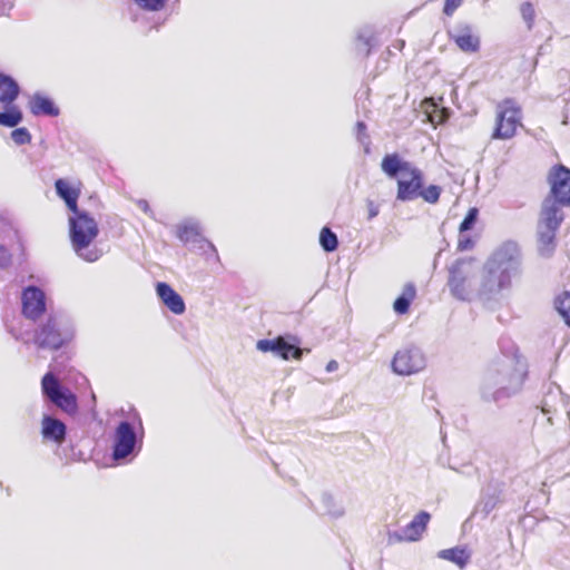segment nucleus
Instances as JSON below:
<instances>
[{
	"label": "nucleus",
	"instance_id": "obj_30",
	"mask_svg": "<svg viewBox=\"0 0 570 570\" xmlns=\"http://www.w3.org/2000/svg\"><path fill=\"white\" fill-rule=\"evenodd\" d=\"M464 0H445L443 6V13L446 17H452L458 8L462 6Z\"/></svg>",
	"mask_w": 570,
	"mask_h": 570
},
{
	"label": "nucleus",
	"instance_id": "obj_21",
	"mask_svg": "<svg viewBox=\"0 0 570 570\" xmlns=\"http://www.w3.org/2000/svg\"><path fill=\"white\" fill-rule=\"evenodd\" d=\"M511 284V275L508 271H500L491 268L489 271V277L487 282L484 283V287L489 291H500L502 288H505L510 286Z\"/></svg>",
	"mask_w": 570,
	"mask_h": 570
},
{
	"label": "nucleus",
	"instance_id": "obj_13",
	"mask_svg": "<svg viewBox=\"0 0 570 570\" xmlns=\"http://www.w3.org/2000/svg\"><path fill=\"white\" fill-rule=\"evenodd\" d=\"M136 434L130 423L120 422L115 432L114 458L124 459L128 456L135 448Z\"/></svg>",
	"mask_w": 570,
	"mask_h": 570
},
{
	"label": "nucleus",
	"instance_id": "obj_5",
	"mask_svg": "<svg viewBox=\"0 0 570 570\" xmlns=\"http://www.w3.org/2000/svg\"><path fill=\"white\" fill-rule=\"evenodd\" d=\"M20 92L19 85L11 77L0 73V102L6 107L0 112V126L13 128L22 121V111L13 101Z\"/></svg>",
	"mask_w": 570,
	"mask_h": 570
},
{
	"label": "nucleus",
	"instance_id": "obj_28",
	"mask_svg": "<svg viewBox=\"0 0 570 570\" xmlns=\"http://www.w3.org/2000/svg\"><path fill=\"white\" fill-rule=\"evenodd\" d=\"M478 215H479V210L476 207L470 208L466 216L464 217V219L462 220V223L459 226V232L464 233V232L470 230L474 226V224L478 219Z\"/></svg>",
	"mask_w": 570,
	"mask_h": 570
},
{
	"label": "nucleus",
	"instance_id": "obj_18",
	"mask_svg": "<svg viewBox=\"0 0 570 570\" xmlns=\"http://www.w3.org/2000/svg\"><path fill=\"white\" fill-rule=\"evenodd\" d=\"M29 108L32 115L35 116H51L56 117L59 115V108L55 105V102L45 96L33 95L29 101Z\"/></svg>",
	"mask_w": 570,
	"mask_h": 570
},
{
	"label": "nucleus",
	"instance_id": "obj_32",
	"mask_svg": "<svg viewBox=\"0 0 570 570\" xmlns=\"http://www.w3.org/2000/svg\"><path fill=\"white\" fill-rule=\"evenodd\" d=\"M11 255L6 247L0 245V266H7L10 263Z\"/></svg>",
	"mask_w": 570,
	"mask_h": 570
},
{
	"label": "nucleus",
	"instance_id": "obj_9",
	"mask_svg": "<svg viewBox=\"0 0 570 570\" xmlns=\"http://www.w3.org/2000/svg\"><path fill=\"white\" fill-rule=\"evenodd\" d=\"M425 366L424 357L419 350L404 348L397 351L392 361V368L399 375H411Z\"/></svg>",
	"mask_w": 570,
	"mask_h": 570
},
{
	"label": "nucleus",
	"instance_id": "obj_12",
	"mask_svg": "<svg viewBox=\"0 0 570 570\" xmlns=\"http://www.w3.org/2000/svg\"><path fill=\"white\" fill-rule=\"evenodd\" d=\"M82 188L83 184L80 179L58 178L55 181L56 194L65 202L71 213L80 210L78 199Z\"/></svg>",
	"mask_w": 570,
	"mask_h": 570
},
{
	"label": "nucleus",
	"instance_id": "obj_34",
	"mask_svg": "<svg viewBox=\"0 0 570 570\" xmlns=\"http://www.w3.org/2000/svg\"><path fill=\"white\" fill-rule=\"evenodd\" d=\"M445 120V114L444 110L441 111V114L438 116V119L435 120L433 116H430V121L435 124H442Z\"/></svg>",
	"mask_w": 570,
	"mask_h": 570
},
{
	"label": "nucleus",
	"instance_id": "obj_11",
	"mask_svg": "<svg viewBox=\"0 0 570 570\" xmlns=\"http://www.w3.org/2000/svg\"><path fill=\"white\" fill-rule=\"evenodd\" d=\"M22 314L30 320L40 318L46 312V295L37 286H28L23 289L22 296Z\"/></svg>",
	"mask_w": 570,
	"mask_h": 570
},
{
	"label": "nucleus",
	"instance_id": "obj_29",
	"mask_svg": "<svg viewBox=\"0 0 570 570\" xmlns=\"http://www.w3.org/2000/svg\"><path fill=\"white\" fill-rule=\"evenodd\" d=\"M11 138L18 145H24L31 141V135L24 127L12 130Z\"/></svg>",
	"mask_w": 570,
	"mask_h": 570
},
{
	"label": "nucleus",
	"instance_id": "obj_20",
	"mask_svg": "<svg viewBox=\"0 0 570 570\" xmlns=\"http://www.w3.org/2000/svg\"><path fill=\"white\" fill-rule=\"evenodd\" d=\"M416 297V288L413 283L404 285L401 295L394 301L393 309L399 315L409 313L412 302Z\"/></svg>",
	"mask_w": 570,
	"mask_h": 570
},
{
	"label": "nucleus",
	"instance_id": "obj_15",
	"mask_svg": "<svg viewBox=\"0 0 570 570\" xmlns=\"http://www.w3.org/2000/svg\"><path fill=\"white\" fill-rule=\"evenodd\" d=\"M157 295L161 302L174 313L183 314L185 312V303L181 296L176 293L167 283H158L156 286Z\"/></svg>",
	"mask_w": 570,
	"mask_h": 570
},
{
	"label": "nucleus",
	"instance_id": "obj_24",
	"mask_svg": "<svg viewBox=\"0 0 570 570\" xmlns=\"http://www.w3.org/2000/svg\"><path fill=\"white\" fill-rule=\"evenodd\" d=\"M320 244L325 252H334L338 246V240L328 227H323L320 233Z\"/></svg>",
	"mask_w": 570,
	"mask_h": 570
},
{
	"label": "nucleus",
	"instance_id": "obj_23",
	"mask_svg": "<svg viewBox=\"0 0 570 570\" xmlns=\"http://www.w3.org/2000/svg\"><path fill=\"white\" fill-rule=\"evenodd\" d=\"M553 307L564 324L570 327V291L557 294L553 298Z\"/></svg>",
	"mask_w": 570,
	"mask_h": 570
},
{
	"label": "nucleus",
	"instance_id": "obj_6",
	"mask_svg": "<svg viewBox=\"0 0 570 570\" xmlns=\"http://www.w3.org/2000/svg\"><path fill=\"white\" fill-rule=\"evenodd\" d=\"M41 390L43 395L61 411L70 415L78 413L77 396L70 390L62 387L58 379L51 372L43 375Z\"/></svg>",
	"mask_w": 570,
	"mask_h": 570
},
{
	"label": "nucleus",
	"instance_id": "obj_35",
	"mask_svg": "<svg viewBox=\"0 0 570 570\" xmlns=\"http://www.w3.org/2000/svg\"><path fill=\"white\" fill-rule=\"evenodd\" d=\"M337 366H338V364H337V362H336V361H331V362L327 364L326 370H327L328 372H331V371H335V370L337 368Z\"/></svg>",
	"mask_w": 570,
	"mask_h": 570
},
{
	"label": "nucleus",
	"instance_id": "obj_1",
	"mask_svg": "<svg viewBox=\"0 0 570 570\" xmlns=\"http://www.w3.org/2000/svg\"><path fill=\"white\" fill-rule=\"evenodd\" d=\"M382 171L396 181V199L410 202L417 198L436 204L442 194L439 185L424 186V173L413 163L404 160L397 153L386 154L381 161Z\"/></svg>",
	"mask_w": 570,
	"mask_h": 570
},
{
	"label": "nucleus",
	"instance_id": "obj_26",
	"mask_svg": "<svg viewBox=\"0 0 570 570\" xmlns=\"http://www.w3.org/2000/svg\"><path fill=\"white\" fill-rule=\"evenodd\" d=\"M520 13H521V17H522L523 21L527 24V28L529 30H531L533 28V26H534V20H535V9H534V6L531 2H529V1L523 2L520 6Z\"/></svg>",
	"mask_w": 570,
	"mask_h": 570
},
{
	"label": "nucleus",
	"instance_id": "obj_7",
	"mask_svg": "<svg viewBox=\"0 0 570 570\" xmlns=\"http://www.w3.org/2000/svg\"><path fill=\"white\" fill-rule=\"evenodd\" d=\"M547 181L549 185V195L544 200H553L556 204L570 206V168L562 164L550 168Z\"/></svg>",
	"mask_w": 570,
	"mask_h": 570
},
{
	"label": "nucleus",
	"instance_id": "obj_33",
	"mask_svg": "<svg viewBox=\"0 0 570 570\" xmlns=\"http://www.w3.org/2000/svg\"><path fill=\"white\" fill-rule=\"evenodd\" d=\"M368 219L374 218L379 214V206L373 200H367Z\"/></svg>",
	"mask_w": 570,
	"mask_h": 570
},
{
	"label": "nucleus",
	"instance_id": "obj_4",
	"mask_svg": "<svg viewBox=\"0 0 570 570\" xmlns=\"http://www.w3.org/2000/svg\"><path fill=\"white\" fill-rule=\"evenodd\" d=\"M521 106L512 98L497 104L494 122L490 138L492 140H511L523 127Z\"/></svg>",
	"mask_w": 570,
	"mask_h": 570
},
{
	"label": "nucleus",
	"instance_id": "obj_27",
	"mask_svg": "<svg viewBox=\"0 0 570 570\" xmlns=\"http://www.w3.org/2000/svg\"><path fill=\"white\" fill-rule=\"evenodd\" d=\"M134 2L145 11H160L166 7L168 0H134Z\"/></svg>",
	"mask_w": 570,
	"mask_h": 570
},
{
	"label": "nucleus",
	"instance_id": "obj_14",
	"mask_svg": "<svg viewBox=\"0 0 570 570\" xmlns=\"http://www.w3.org/2000/svg\"><path fill=\"white\" fill-rule=\"evenodd\" d=\"M257 348L264 353L273 352L286 361L289 358L299 360L303 355L299 347L286 342L282 336L274 340H259Z\"/></svg>",
	"mask_w": 570,
	"mask_h": 570
},
{
	"label": "nucleus",
	"instance_id": "obj_2",
	"mask_svg": "<svg viewBox=\"0 0 570 570\" xmlns=\"http://www.w3.org/2000/svg\"><path fill=\"white\" fill-rule=\"evenodd\" d=\"M69 236L76 254L87 262H96L102 256V250L96 245L99 234L98 223L85 210L72 213L69 217Z\"/></svg>",
	"mask_w": 570,
	"mask_h": 570
},
{
	"label": "nucleus",
	"instance_id": "obj_16",
	"mask_svg": "<svg viewBox=\"0 0 570 570\" xmlns=\"http://www.w3.org/2000/svg\"><path fill=\"white\" fill-rule=\"evenodd\" d=\"M41 433L43 439L61 444L66 439V425L60 420L46 415L41 422Z\"/></svg>",
	"mask_w": 570,
	"mask_h": 570
},
{
	"label": "nucleus",
	"instance_id": "obj_31",
	"mask_svg": "<svg viewBox=\"0 0 570 570\" xmlns=\"http://www.w3.org/2000/svg\"><path fill=\"white\" fill-rule=\"evenodd\" d=\"M474 243L470 237H461L458 240V250L464 252L471 249Z\"/></svg>",
	"mask_w": 570,
	"mask_h": 570
},
{
	"label": "nucleus",
	"instance_id": "obj_17",
	"mask_svg": "<svg viewBox=\"0 0 570 570\" xmlns=\"http://www.w3.org/2000/svg\"><path fill=\"white\" fill-rule=\"evenodd\" d=\"M453 41L463 52H476L480 49V38L470 26L462 27Z\"/></svg>",
	"mask_w": 570,
	"mask_h": 570
},
{
	"label": "nucleus",
	"instance_id": "obj_8",
	"mask_svg": "<svg viewBox=\"0 0 570 570\" xmlns=\"http://www.w3.org/2000/svg\"><path fill=\"white\" fill-rule=\"evenodd\" d=\"M472 276V259H456L449 268L448 285L452 295L466 299L470 293L469 279Z\"/></svg>",
	"mask_w": 570,
	"mask_h": 570
},
{
	"label": "nucleus",
	"instance_id": "obj_19",
	"mask_svg": "<svg viewBox=\"0 0 570 570\" xmlns=\"http://www.w3.org/2000/svg\"><path fill=\"white\" fill-rule=\"evenodd\" d=\"M430 518V514L425 511L417 513L404 528V539L407 541H417L426 530Z\"/></svg>",
	"mask_w": 570,
	"mask_h": 570
},
{
	"label": "nucleus",
	"instance_id": "obj_25",
	"mask_svg": "<svg viewBox=\"0 0 570 570\" xmlns=\"http://www.w3.org/2000/svg\"><path fill=\"white\" fill-rule=\"evenodd\" d=\"M177 238L187 244L190 242H195L199 236V233L195 226L191 225H180L176 229Z\"/></svg>",
	"mask_w": 570,
	"mask_h": 570
},
{
	"label": "nucleus",
	"instance_id": "obj_10",
	"mask_svg": "<svg viewBox=\"0 0 570 570\" xmlns=\"http://www.w3.org/2000/svg\"><path fill=\"white\" fill-rule=\"evenodd\" d=\"M68 337L60 331L57 321L49 317L35 335L36 344L41 348L58 350L62 347Z\"/></svg>",
	"mask_w": 570,
	"mask_h": 570
},
{
	"label": "nucleus",
	"instance_id": "obj_36",
	"mask_svg": "<svg viewBox=\"0 0 570 570\" xmlns=\"http://www.w3.org/2000/svg\"><path fill=\"white\" fill-rule=\"evenodd\" d=\"M209 247L217 254L216 247L213 244H209ZM217 259H219L218 255H216Z\"/></svg>",
	"mask_w": 570,
	"mask_h": 570
},
{
	"label": "nucleus",
	"instance_id": "obj_3",
	"mask_svg": "<svg viewBox=\"0 0 570 570\" xmlns=\"http://www.w3.org/2000/svg\"><path fill=\"white\" fill-rule=\"evenodd\" d=\"M553 200L541 204L537 222L538 252L541 256L550 257L557 247V233L564 220L562 208Z\"/></svg>",
	"mask_w": 570,
	"mask_h": 570
},
{
	"label": "nucleus",
	"instance_id": "obj_22",
	"mask_svg": "<svg viewBox=\"0 0 570 570\" xmlns=\"http://www.w3.org/2000/svg\"><path fill=\"white\" fill-rule=\"evenodd\" d=\"M438 556L441 559H444V560H448L450 562H453L460 569L465 568V566L470 561V552L466 551L463 548H458V547L451 548V549L441 550Z\"/></svg>",
	"mask_w": 570,
	"mask_h": 570
}]
</instances>
